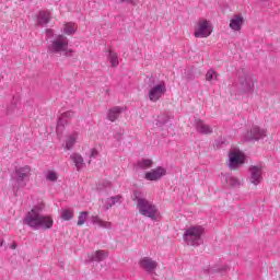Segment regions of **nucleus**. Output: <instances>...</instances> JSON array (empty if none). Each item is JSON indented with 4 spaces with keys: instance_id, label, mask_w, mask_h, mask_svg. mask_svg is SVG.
<instances>
[{
    "instance_id": "6e6552de",
    "label": "nucleus",
    "mask_w": 280,
    "mask_h": 280,
    "mask_svg": "<svg viewBox=\"0 0 280 280\" xmlns=\"http://www.w3.org/2000/svg\"><path fill=\"white\" fill-rule=\"evenodd\" d=\"M244 163H246V154L240 149H231L228 161L230 170H237V167H241Z\"/></svg>"
},
{
    "instance_id": "7ed1b4c3",
    "label": "nucleus",
    "mask_w": 280,
    "mask_h": 280,
    "mask_svg": "<svg viewBox=\"0 0 280 280\" xmlns=\"http://www.w3.org/2000/svg\"><path fill=\"white\" fill-rule=\"evenodd\" d=\"M49 54H63L67 58H71L75 50L69 48V38L62 34L56 35L48 44Z\"/></svg>"
},
{
    "instance_id": "2f4dec72",
    "label": "nucleus",
    "mask_w": 280,
    "mask_h": 280,
    "mask_svg": "<svg viewBox=\"0 0 280 280\" xmlns=\"http://www.w3.org/2000/svg\"><path fill=\"white\" fill-rule=\"evenodd\" d=\"M109 199L112 200L113 207H115V205H119L121 202V196H119V195L110 197Z\"/></svg>"
},
{
    "instance_id": "a878e982",
    "label": "nucleus",
    "mask_w": 280,
    "mask_h": 280,
    "mask_svg": "<svg viewBox=\"0 0 280 280\" xmlns=\"http://www.w3.org/2000/svg\"><path fill=\"white\" fill-rule=\"evenodd\" d=\"M73 209H69L66 208L63 210H61V220H63L65 222H69V220H73Z\"/></svg>"
},
{
    "instance_id": "f03ea898",
    "label": "nucleus",
    "mask_w": 280,
    "mask_h": 280,
    "mask_svg": "<svg viewBox=\"0 0 280 280\" xmlns=\"http://www.w3.org/2000/svg\"><path fill=\"white\" fill-rule=\"evenodd\" d=\"M133 200L136 201V209L140 215L149 218V220H152L153 222H159L161 220L159 207H156L152 201L145 199L141 190L133 191Z\"/></svg>"
},
{
    "instance_id": "423d86ee",
    "label": "nucleus",
    "mask_w": 280,
    "mask_h": 280,
    "mask_svg": "<svg viewBox=\"0 0 280 280\" xmlns=\"http://www.w3.org/2000/svg\"><path fill=\"white\" fill-rule=\"evenodd\" d=\"M167 93V83L165 81H153L149 85L148 97L156 103Z\"/></svg>"
},
{
    "instance_id": "f704fd0d",
    "label": "nucleus",
    "mask_w": 280,
    "mask_h": 280,
    "mask_svg": "<svg viewBox=\"0 0 280 280\" xmlns=\"http://www.w3.org/2000/svg\"><path fill=\"white\" fill-rule=\"evenodd\" d=\"M46 38L49 40V38H54V30L47 28L46 30Z\"/></svg>"
},
{
    "instance_id": "72a5a7b5",
    "label": "nucleus",
    "mask_w": 280,
    "mask_h": 280,
    "mask_svg": "<svg viewBox=\"0 0 280 280\" xmlns=\"http://www.w3.org/2000/svg\"><path fill=\"white\" fill-rule=\"evenodd\" d=\"M97 154H100V152L97 151V149H92L90 151V159H97Z\"/></svg>"
},
{
    "instance_id": "f8f14e48",
    "label": "nucleus",
    "mask_w": 280,
    "mask_h": 280,
    "mask_svg": "<svg viewBox=\"0 0 280 280\" xmlns=\"http://www.w3.org/2000/svg\"><path fill=\"white\" fill-rule=\"evenodd\" d=\"M164 176H167V168L163 166H158L144 174L145 180H151L153 183L161 180Z\"/></svg>"
},
{
    "instance_id": "dca6fc26",
    "label": "nucleus",
    "mask_w": 280,
    "mask_h": 280,
    "mask_svg": "<svg viewBox=\"0 0 280 280\" xmlns=\"http://www.w3.org/2000/svg\"><path fill=\"white\" fill-rule=\"evenodd\" d=\"M121 113H126V107H121V106L112 107L107 112V119L109 121H117Z\"/></svg>"
},
{
    "instance_id": "473e14b6",
    "label": "nucleus",
    "mask_w": 280,
    "mask_h": 280,
    "mask_svg": "<svg viewBox=\"0 0 280 280\" xmlns=\"http://www.w3.org/2000/svg\"><path fill=\"white\" fill-rule=\"evenodd\" d=\"M120 3H130L131 5H139V0H119Z\"/></svg>"
},
{
    "instance_id": "39448f33",
    "label": "nucleus",
    "mask_w": 280,
    "mask_h": 280,
    "mask_svg": "<svg viewBox=\"0 0 280 280\" xmlns=\"http://www.w3.org/2000/svg\"><path fill=\"white\" fill-rule=\"evenodd\" d=\"M31 176L32 167H30V165L16 166L13 174L15 189H23L24 187H27Z\"/></svg>"
},
{
    "instance_id": "cd10ccee",
    "label": "nucleus",
    "mask_w": 280,
    "mask_h": 280,
    "mask_svg": "<svg viewBox=\"0 0 280 280\" xmlns=\"http://www.w3.org/2000/svg\"><path fill=\"white\" fill-rule=\"evenodd\" d=\"M86 220H89V212L88 211L80 212L78 217L77 225L83 226V224H86Z\"/></svg>"
},
{
    "instance_id": "5701e85b",
    "label": "nucleus",
    "mask_w": 280,
    "mask_h": 280,
    "mask_svg": "<svg viewBox=\"0 0 280 280\" xmlns=\"http://www.w3.org/2000/svg\"><path fill=\"white\" fill-rule=\"evenodd\" d=\"M221 176L229 187H240L242 185V182H240V179L233 177L232 175L222 174Z\"/></svg>"
},
{
    "instance_id": "aec40b11",
    "label": "nucleus",
    "mask_w": 280,
    "mask_h": 280,
    "mask_svg": "<svg viewBox=\"0 0 280 280\" xmlns=\"http://www.w3.org/2000/svg\"><path fill=\"white\" fill-rule=\"evenodd\" d=\"M108 257V252L106 250H96L88 256V261H104Z\"/></svg>"
},
{
    "instance_id": "c756f323",
    "label": "nucleus",
    "mask_w": 280,
    "mask_h": 280,
    "mask_svg": "<svg viewBox=\"0 0 280 280\" xmlns=\"http://www.w3.org/2000/svg\"><path fill=\"white\" fill-rule=\"evenodd\" d=\"M207 82H211L212 80H218V72L213 69H210L206 73Z\"/></svg>"
},
{
    "instance_id": "c85d7f7f",
    "label": "nucleus",
    "mask_w": 280,
    "mask_h": 280,
    "mask_svg": "<svg viewBox=\"0 0 280 280\" xmlns=\"http://www.w3.org/2000/svg\"><path fill=\"white\" fill-rule=\"evenodd\" d=\"M45 178L49 183H56V180H58V173L56 171H47L45 174Z\"/></svg>"
},
{
    "instance_id": "4be33fe9",
    "label": "nucleus",
    "mask_w": 280,
    "mask_h": 280,
    "mask_svg": "<svg viewBox=\"0 0 280 280\" xmlns=\"http://www.w3.org/2000/svg\"><path fill=\"white\" fill-rule=\"evenodd\" d=\"M91 222H92V224H96L101 229H112L113 228V223L112 222L104 221L98 215H92L91 217Z\"/></svg>"
},
{
    "instance_id": "c9c22d12",
    "label": "nucleus",
    "mask_w": 280,
    "mask_h": 280,
    "mask_svg": "<svg viewBox=\"0 0 280 280\" xmlns=\"http://www.w3.org/2000/svg\"><path fill=\"white\" fill-rule=\"evenodd\" d=\"M11 248H16V245H12Z\"/></svg>"
},
{
    "instance_id": "6ab92c4d",
    "label": "nucleus",
    "mask_w": 280,
    "mask_h": 280,
    "mask_svg": "<svg viewBox=\"0 0 280 280\" xmlns=\"http://www.w3.org/2000/svg\"><path fill=\"white\" fill-rule=\"evenodd\" d=\"M80 137V133L78 132H72L70 135L67 136L66 138V142H65V150H73V145H75V143H78V139Z\"/></svg>"
},
{
    "instance_id": "9b49d317",
    "label": "nucleus",
    "mask_w": 280,
    "mask_h": 280,
    "mask_svg": "<svg viewBox=\"0 0 280 280\" xmlns=\"http://www.w3.org/2000/svg\"><path fill=\"white\" fill-rule=\"evenodd\" d=\"M249 172V183L257 187L264 180V167L261 165H252L248 168Z\"/></svg>"
},
{
    "instance_id": "1a4fd4ad",
    "label": "nucleus",
    "mask_w": 280,
    "mask_h": 280,
    "mask_svg": "<svg viewBox=\"0 0 280 280\" xmlns=\"http://www.w3.org/2000/svg\"><path fill=\"white\" fill-rule=\"evenodd\" d=\"M243 137L245 141H261V139H266V137H268V130L254 125L245 132Z\"/></svg>"
},
{
    "instance_id": "a211bd4d",
    "label": "nucleus",
    "mask_w": 280,
    "mask_h": 280,
    "mask_svg": "<svg viewBox=\"0 0 280 280\" xmlns=\"http://www.w3.org/2000/svg\"><path fill=\"white\" fill-rule=\"evenodd\" d=\"M195 127L197 132H200V135H211L213 132V128L202 120H197L195 122Z\"/></svg>"
},
{
    "instance_id": "7c9ffc66",
    "label": "nucleus",
    "mask_w": 280,
    "mask_h": 280,
    "mask_svg": "<svg viewBox=\"0 0 280 280\" xmlns=\"http://www.w3.org/2000/svg\"><path fill=\"white\" fill-rule=\"evenodd\" d=\"M112 207H113V201L110 200V198L103 200V206H102L103 211H108V209H110Z\"/></svg>"
},
{
    "instance_id": "0eeeda50",
    "label": "nucleus",
    "mask_w": 280,
    "mask_h": 280,
    "mask_svg": "<svg viewBox=\"0 0 280 280\" xmlns=\"http://www.w3.org/2000/svg\"><path fill=\"white\" fill-rule=\"evenodd\" d=\"M195 38H209L213 34V24L207 19H199L195 24Z\"/></svg>"
},
{
    "instance_id": "bb28decb",
    "label": "nucleus",
    "mask_w": 280,
    "mask_h": 280,
    "mask_svg": "<svg viewBox=\"0 0 280 280\" xmlns=\"http://www.w3.org/2000/svg\"><path fill=\"white\" fill-rule=\"evenodd\" d=\"M108 60H109L112 67H119V55H117V52L109 51Z\"/></svg>"
},
{
    "instance_id": "393cba45",
    "label": "nucleus",
    "mask_w": 280,
    "mask_h": 280,
    "mask_svg": "<svg viewBox=\"0 0 280 280\" xmlns=\"http://www.w3.org/2000/svg\"><path fill=\"white\" fill-rule=\"evenodd\" d=\"M153 163L154 162L152 161V159L143 158L137 162L136 167L138 170H150V167H152Z\"/></svg>"
},
{
    "instance_id": "4468645a",
    "label": "nucleus",
    "mask_w": 280,
    "mask_h": 280,
    "mask_svg": "<svg viewBox=\"0 0 280 280\" xmlns=\"http://www.w3.org/2000/svg\"><path fill=\"white\" fill-rule=\"evenodd\" d=\"M75 117V113L73 110H68L59 117L57 121V128L56 132L57 135H62V130H65V126L69 124L70 119H73Z\"/></svg>"
},
{
    "instance_id": "f3484780",
    "label": "nucleus",
    "mask_w": 280,
    "mask_h": 280,
    "mask_svg": "<svg viewBox=\"0 0 280 280\" xmlns=\"http://www.w3.org/2000/svg\"><path fill=\"white\" fill-rule=\"evenodd\" d=\"M51 21V11L43 10L37 14V25L44 26Z\"/></svg>"
},
{
    "instance_id": "20e7f679",
    "label": "nucleus",
    "mask_w": 280,
    "mask_h": 280,
    "mask_svg": "<svg viewBox=\"0 0 280 280\" xmlns=\"http://www.w3.org/2000/svg\"><path fill=\"white\" fill-rule=\"evenodd\" d=\"M202 235H205V228L202 225H192L185 229L183 240L187 246H200L202 244Z\"/></svg>"
},
{
    "instance_id": "b1692460",
    "label": "nucleus",
    "mask_w": 280,
    "mask_h": 280,
    "mask_svg": "<svg viewBox=\"0 0 280 280\" xmlns=\"http://www.w3.org/2000/svg\"><path fill=\"white\" fill-rule=\"evenodd\" d=\"M63 34H66L67 36H73V34L75 32H78V24L73 23V22H67L63 25L62 28Z\"/></svg>"
},
{
    "instance_id": "2eb2a0df",
    "label": "nucleus",
    "mask_w": 280,
    "mask_h": 280,
    "mask_svg": "<svg viewBox=\"0 0 280 280\" xmlns=\"http://www.w3.org/2000/svg\"><path fill=\"white\" fill-rule=\"evenodd\" d=\"M229 27L232 32H242V27H244V16L242 14H234L230 19Z\"/></svg>"
},
{
    "instance_id": "f257e3e1",
    "label": "nucleus",
    "mask_w": 280,
    "mask_h": 280,
    "mask_svg": "<svg viewBox=\"0 0 280 280\" xmlns=\"http://www.w3.org/2000/svg\"><path fill=\"white\" fill-rule=\"evenodd\" d=\"M45 203L39 202L35 205L24 217L23 224L34 229V231L51 229L54 226V219L50 215H43Z\"/></svg>"
},
{
    "instance_id": "412c9836",
    "label": "nucleus",
    "mask_w": 280,
    "mask_h": 280,
    "mask_svg": "<svg viewBox=\"0 0 280 280\" xmlns=\"http://www.w3.org/2000/svg\"><path fill=\"white\" fill-rule=\"evenodd\" d=\"M70 159L74 163V167L78 172H80V170H82L84 167V165H86L84 163V158H82V155L80 153H72L70 155Z\"/></svg>"
},
{
    "instance_id": "ddd939ff",
    "label": "nucleus",
    "mask_w": 280,
    "mask_h": 280,
    "mask_svg": "<svg viewBox=\"0 0 280 280\" xmlns=\"http://www.w3.org/2000/svg\"><path fill=\"white\" fill-rule=\"evenodd\" d=\"M140 268L149 272V275H154L156 272V268H159V262L151 257H143L139 261Z\"/></svg>"
},
{
    "instance_id": "9d476101",
    "label": "nucleus",
    "mask_w": 280,
    "mask_h": 280,
    "mask_svg": "<svg viewBox=\"0 0 280 280\" xmlns=\"http://www.w3.org/2000/svg\"><path fill=\"white\" fill-rule=\"evenodd\" d=\"M238 89L241 93H253V91H255V81H253V74L247 72L240 75Z\"/></svg>"
}]
</instances>
